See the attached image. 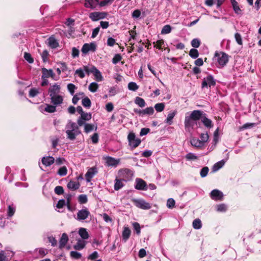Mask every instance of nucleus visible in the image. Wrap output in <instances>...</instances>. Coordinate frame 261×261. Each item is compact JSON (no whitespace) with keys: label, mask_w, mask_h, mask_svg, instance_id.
Returning <instances> with one entry per match:
<instances>
[{"label":"nucleus","mask_w":261,"mask_h":261,"mask_svg":"<svg viewBox=\"0 0 261 261\" xmlns=\"http://www.w3.org/2000/svg\"><path fill=\"white\" fill-rule=\"evenodd\" d=\"M65 128L67 138L70 140H74L76 137L81 134L79 126L71 120L68 121Z\"/></svg>","instance_id":"nucleus-1"},{"label":"nucleus","mask_w":261,"mask_h":261,"mask_svg":"<svg viewBox=\"0 0 261 261\" xmlns=\"http://www.w3.org/2000/svg\"><path fill=\"white\" fill-rule=\"evenodd\" d=\"M214 59L221 66H225L228 61V55L223 52H217L215 54Z\"/></svg>","instance_id":"nucleus-2"},{"label":"nucleus","mask_w":261,"mask_h":261,"mask_svg":"<svg viewBox=\"0 0 261 261\" xmlns=\"http://www.w3.org/2000/svg\"><path fill=\"white\" fill-rule=\"evenodd\" d=\"M84 70L88 73H92L96 81L101 82L103 80V77L101 72L95 67L92 66L90 68H89L87 66H84Z\"/></svg>","instance_id":"nucleus-3"},{"label":"nucleus","mask_w":261,"mask_h":261,"mask_svg":"<svg viewBox=\"0 0 261 261\" xmlns=\"http://www.w3.org/2000/svg\"><path fill=\"white\" fill-rule=\"evenodd\" d=\"M132 201L135 205L142 210H149L151 208L149 203L146 202L143 199H133Z\"/></svg>","instance_id":"nucleus-4"},{"label":"nucleus","mask_w":261,"mask_h":261,"mask_svg":"<svg viewBox=\"0 0 261 261\" xmlns=\"http://www.w3.org/2000/svg\"><path fill=\"white\" fill-rule=\"evenodd\" d=\"M127 139L129 145L134 148L138 147L141 143V140L139 138H136L135 133L133 132L128 134Z\"/></svg>","instance_id":"nucleus-5"},{"label":"nucleus","mask_w":261,"mask_h":261,"mask_svg":"<svg viewBox=\"0 0 261 261\" xmlns=\"http://www.w3.org/2000/svg\"><path fill=\"white\" fill-rule=\"evenodd\" d=\"M184 124L186 130L190 132L193 128L194 126L197 125V122L186 114Z\"/></svg>","instance_id":"nucleus-6"},{"label":"nucleus","mask_w":261,"mask_h":261,"mask_svg":"<svg viewBox=\"0 0 261 261\" xmlns=\"http://www.w3.org/2000/svg\"><path fill=\"white\" fill-rule=\"evenodd\" d=\"M216 85V81L212 75H208L206 77H204L201 83L202 88H211L212 86H214Z\"/></svg>","instance_id":"nucleus-7"},{"label":"nucleus","mask_w":261,"mask_h":261,"mask_svg":"<svg viewBox=\"0 0 261 261\" xmlns=\"http://www.w3.org/2000/svg\"><path fill=\"white\" fill-rule=\"evenodd\" d=\"M119 174L125 181L128 180L133 176V173L132 170L128 169H121L119 171Z\"/></svg>","instance_id":"nucleus-8"},{"label":"nucleus","mask_w":261,"mask_h":261,"mask_svg":"<svg viewBox=\"0 0 261 261\" xmlns=\"http://www.w3.org/2000/svg\"><path fill=\"white\" fill-rule=\"evenodd\" d=\"M106 166L108 167H116L120 162V159H115L111 156H106L105 158Z\"/></svg>","instance_id":"nucleus-9"},{"label":"nucleus","mask_w":261,"mask_h":261,"mask_svg":"<svg viewBox=\"0 0 261 261\" xmlns=\"http://www.w3.org/2000/svg\"><path fill=\"white\" fill-rule=\"evenodd\" d=\"M107 16L105 12H94L89 14V18L93 21H97L101 19H103Z\"/></svg>","instance_id":"nucleus-10"},{"label":"nucleus","mask_w":261,"mask_h":261,"mask_svg":"<svg viewBox=\"0 0 261 261\" xmlns=\"http://www.w3.org/2000/svg\"><path fill=\"white\" fill-rule=\"evenodd\" d=\"M90 214V213L87 208L82 209L78 211L76 219L80 221H84L88 217Z\"/></svg>","instance_id":"nucleus-11"},{"label":"nucleus","mask_w":261,"mask_h":261,"mask_svg":"<svg viewBox=\"0 0 261 261\" xmlns=\"http://www.w3.org/2000/svg\"><path fill=\"white\" fill-rule=\"evenodd\" d=\"M135 188L138 190L144 191L147 190L148 189L146 182L140 178H137L136 179Z\"/></svg>","instance_id":"nucleus-12"},{"label":"nucleus","mask_w":261,"mask_h":261,"mask_svg":"<svg viewBox=\"0 0 261 261\" xmlns=\"http://www.w3.org/2000/svg\"><path fill=\"white\" fill-rule=\"evenodd\" d=\"M210 197L213 200L215 201L222 200L223 198V194L220 191L215 189L211 191Z\"/></svg>","instance_id":"nucleus-13"},{"label":"nucleus","mask_w":261,"mask_h":261,"mask_svg":"<svg viewBox=\"0 0 261 261\" xmlns=\"http://www.w3.org/2000/svg\"><path fill=\"white\" fill-rule=\"evenodd\" d=\"M96 49V45L94 43L90 44L85 43L83 45L82 48V52L83 54L85 55L89 51H94Z\"/></svg>","instance_id":"nucleus-14"},{"label":"nucleus","mask_w":261,"mask_h":261,"mask_svg":"<svg viewBox=\"0 0 261 261\" xmlns=\"http://www.w3.org/2000/svg\"><path fill=\"white\" fill-rule=\"evenodd\" d=\"M42 79H47L50 77L55 80H57V79L55 77V74L52 69H47L45 68H43L42 69Z\"/></svg>","instance_id":"nucleus-15"},{"label":"nucleus","mask_w":261,"mask_h":261,"mask_svg":"<svg viewBox=\"0 0 261 261\" xmlns=\"http://www.w3.org/2000/svg\"><path fill=\"white\" fill-rule=\"evenodd\" d=\"M61 90V86L58 84H55L50 86L48 89V93L49 96H54L60 94Z\"/></svg>","instance_id":"nucleus-16"},{"label":"nucleus","mask_w":261,"mask_h":261,"mask_svg":"<svg viewBox=\"0 0 261 261\" xmlns=\"http://www.w3.org/2000/svg\"><path fill=\"white\" fill-rule=\"evenodd\" d=\"M50 97L51 103L55 106H59L63 103V97L60 94Z\"/></svg>","instance_id":"nucleus-17"},{"label":"nucleus","mask_w":261,"mask_h":261,"mask_svg":"<svg viewBox=\"0 0 261 261\" xmlns=\"http://www.w3.org/2000/svg\"><path fill=\"white\" fill-rule=\"evenodd\" d=\"M203 115V112L200 110H194L192 111L189 116L196 122L201 119V118Z\"/></svg>","instance_id":"nucleus-18"},{"label":"nucleus","mask_w":261,"mask_h":261,"mask_svg":"<svg viewBox=\"0 0 261 261\" xmlns=\"http://www.w3.org/2000/svg\"><path fill=\"white\" fill-rule=\"evenodd\" d=\"M97 172L96 168L95 167H92L88 169L87 173L85 174V178L87 182H90L91 179Z\"/></svg>","instance_id":"nucleus-19"},{"label":"nucleus","mask_w":261,"mask_h":261,"mask_svg":"<svg viewBox=\"0 0 261 261\" xmlns=\"http://www.w3.org/2000/svg\"><path fill=\"white\" fill-rule=\"evenodd\" d=\"M41 162L45 166L48 167L55 163V159L51 156H43L41 159Z\"/></svg>","instance_id":"nucleus-20"},{"label":"nucleus","mask_w":261,"mask_h":261,"mask_svg":"<svg viewBox=\"0 0 261 261\" xmlns=\"http://www.w3.org/2000/svg\"><path fill=\"white\" fill-rule=\"evenodd\" d=\"M190 143L193 147L196 148H200L204 146L202 141L196 138L191 139Z\"/></svg>","instance_id":"nucleus-21"},{"label":"nucleus","mask_w":261,"mask_h":261,"mask_svg":"<svg viewBox=\"0 0 261 261\" xmlns=\"http://www.w3.org/2000/svg\"><path fill=\"white\" fill-rule=\"evenodd\" d=\"M68 241V237L66 233H63L62 234L61 238L59 241V248H64Z\"/></svg>","instance_id":"nucleus-22"},{"label":"nucleus","mask_w":261,"mask_h":261,"mask_svg":"<svg viewBox=\"0 0 261 261\" xmlns=\"http://www.w3.org/2000/svg\"><path fill=\"white\" fill-rule=\"evenodd\" d=\"M201 120L205 127L211 128L213 126L212 121L206 117L205 113H203Z\"/></svg>","instance_id":"nucleus-23"},{"label":"nucleus","mask_w":261,"mask_h":261,"mask_svg":"<svg viewBox=\"0 0 261 261\" xmlns=\"http://www.w3.org/2000/svg\"><path fill=\"white\" fill-rule=\"evenodd\" d=\"M98 3V0H86L85 6L86 8L94 9L96 7Z\"/></svg>","instance_id":"nucleus-24"},{"label":"nucleus","mask_w":261,"mask_h":261,"mask_svg":"<svg viewBox=\"0 0 261 261\" xmlns=\"http://www.w3.org/2000/svg\"><path fill=\"white\" fill-rule=\"evenodd\" d=\"M123 181H125V180L122 179H118L116 178L115 180V184H114V189L116 191H118L121 189L124 186V184Z\"/></svg>","instance_id":"nucleus-25"},{"label":"nucleus","mask_w":261,"mask_h":261,"mask_svg":"<svg viewBox=\"0 0 261 261\" xmlns=\"http://www.w3.org/2000/svg\"><path fill=\"white\" fill-rule=\"evenodd\" d=\"M80 185L78 181H70L67 184V188L72 191H75L80 188Z\"/></svg>","instance_id":"nucleus-26"},{"label":"nucleus","mask_w":261,"mask_h":261,"mask_svg":"<svg viewBox=\"0 0 261 261\" xmlns=\"http://www.w3.org/2000/svg\"><path fill=\"white\" fill-rule=\"evenodd\" d=\"M225 161L224 160H222L216 163H215L212 168L213 172H216L221 169L225 164Z\"/></svg>","instance_id":"nucleus-27"},{"label":"nucleus","mask_w":261,"mask_h":261,"mask_svg":"<svg viewBox=\"0 0 261 261\" xmlns=\"http://www.w3.org/2000/svg\"><path fill=\"white\" fill-rule=\"evenodd\" d=\"M47 41L48 45L52 48H56L59 45L57 40L53 37H49Z\"/></svg>","instance_id":"nucleus-28"},{"label":"nucleus","mask_w":261,"mask_h":261,"mask_svg":"<svg viewBox=\"0 0 261 261\" xmlns=\"http://www.w3.org/2000/svg\"><path fill=\"white\" fill-rule=\"evenodd\" d=\"M86 245V242L82 240H79L75 245H74V248L75 250H80L83 249Z\"/></svg>","instance_id":"nucleus-29"},{"label":"nucleus","mask_w":261,"mask_h":261,"mask_svg":"<svg viewBox=\"0 0 261 261\" xmlns=\"http://www.w3.org/2000/svg\"><path fill=\"white\" fill-rule=\"evenodd\" d=\"M176 114V111H174L173 112H170L168 114L167 117L165 120V122L170 125L172 124V123H173L172 120Z\"/></svg>","instance_id":"nucleus-30"},{"label":"nucleus","mask_w":261,"mask_h":261,"mask_svg":"<svg viewBox=\"0 0 261 261\" xmlns=\"http://www.w3.org/2000/svg\"><path fill=\"white\" fill-rule=\"evenodd\" d=\"M233 9L237 14H241V10L240 8L238 2L236 0H230Z\"/></svg>","instance_id":"nucleus-31"},{"label":"nucleus","mask_w":261,"mask_h":261,"mask_svg":"<svg viewBox=\"0 0 261 261\" xmlns=\"http://www.w3.org/2000/svg\"><path fill=\"white\" fill-rule=\"evenodd\" d=\"M79 234L83 240L87 239L89 237L88 232L85 228H80L79 230Z\"/></svg>","instance_id":"nucleus-32"},{"label":"nucleus","mask_w":261,"mask_h":261,"mask_svg":"<svg viewBox=\"0 0 261 261\" xmlns=\"http://www.w3.org/2000/svg\"><path fill=\"white\" fill-rule=\"evenodd\" d=\"M130 235V229L127 227H125L124 228V229L122 232V239L123 240L126 242L128 238H129Z\"/></svg>","instance_id":"nucleus-33"},{"label":"nucleus","mask_w":261,"mask_h":261,"mask_svg":"<svg viewBox=\"0 0 261 261\" xmlns=\"http://www.w3.org/2000/svg\"><path fill=\"white\" fill-rule=\"evenodd\" d=\"M154 113V109L152 107H150L146 108L143 110H140V115H145L147 114L151 115Z\"/></svg>","instance_id":"nucleus-34"},{"label":"nucleus","mask_w":261,"mask_h":261,"mask_svg":"<svg viewBox=\"0 0 261 261\" xmlns=\"http://www.w3.org/2000/svg\"><path fill=\"white\" fill-rule=\"evenodd\" d=\"M84 126V130L86 133H89L92 131L94 129V127L95 130L97 129V126H95L94 124H92L86 123Z\"/></svg>","instance_id":"nucleus-35"},{"label":"nucleus","mask_w":261,"mask_h":261,"mask_svg":"<svg viewBox=\"0 0 261 261\" xmlns=\"http://www.w3.org/2000/svg\"><path fill=\"white\" fill-rule=\"evenodd\" d=\"M227 210V206L224 203L216 205V210L218 212H225Z\"/></svg>","instance_id":"nucleus-36"},{"label":"nucleus","mask_w":261,"mask_h":261,"mask_svg":"<svg viewBox=\"0 0 261 261\" xmlns=\"http://www.w3.org/2000/svg\"><path fill=\"white\" fill-rule=\"evenodd\" d=\"M98 88V85L95 82L91 83L88 87V89L91 92L94 93L97 91Z\"/></svg>","instance_id":"nucleus-37"},{"label":"nucleus","mask_w":261,"mask_h":261,"mask_svg":"<svg viewBox=\"0 0 261 261\" xmlns=\"http://www.w3.org/2000/svg\"><path fill=\"white\" fill-rule=\"evenodd\" d=\"M193 227L196 229H199L202 227L201 221L199 219H196L193 221Z\"/></svg>","instance_id":"nucleus-38"},{"label":"nucleus","mask_w":261,"mask_h":261,"mask_svg":"<svg viewBox=\"0 0 261 261\" xmlns=\"http://www.w3.org/2000/svg\"><path fill=\"white\" fill-rule=\"evenodd\" d=\"M43 110L48 113H53L56 111V107L55 105L53 106L47 104Z\"/></svg>","instance_id":"nucleus-39"},{"label":"nucleus","mask_w":261,"mask_h":261,"mask_svg":"<svg viewBox=\"0 0 261 261\" xmlns=\"http://www.w3.org/2000/svg\"><path fill=\"white\" fill-rule=\"evenodd\" d=\"M77 89V87L73 84L70 83L67 85V89L70 94L71 95H73L74 94L75 90Z\"/></svg>","instance_id":"nucleus-40"},{"label":"nucleus","mask_w":261,"mask_h":261,"mask_svg":"<svg viewBox=\"0 0 261 261\" xmlns=\"http://www.w3.org/2000/svg\"><path fill=\"white\" fill-rule=\"evenodd\" d=\"M135 103L139 107L143 108L145 106V102L144 100L139 97H137L135 99Z\"/></svg>","instance_id":"nucleus-41"},{"label":"nucleus","mask_w":261,"mask_h":261,"mask_svg":"<svg viewBox=\"0 0 261 261\" xmlns=\"http://www.w3.org/2000/svg\"><path fill=\"white\" fill-rule=\"evenodd\" d=\"M172 30L171 27L169 24L164 25L161 31L162 34H167L171 32Z\"/></svg>","instance_id":"nucleus-42"},{"label":"nucleus","mask_w":261,"mask_h":261,"mask_svg":"<svg viewBox=\"0 0 261 261\" xmlns=\"http://www.w3.org/2000/svg\"><path fill=\"white\" fill-rule=\"evenodd\" d=\"M190 56L193 59L197 58L199 56V53L196 49H191L189 51Z\"/></svg>","instance_id":"nucleus-43"},{"label":"nucleus","mask_w":261,"mask_h":261,"mask_svg":"<svg viewBox=\"0 0 261 261\" xmlns=\"http://www.w3.org/2000/svg\"><path fill=\"white\" fill-rule=\"evenodd\" d=\"M67 173V169L65 166L60 168L58 171V174L61 176H64Z\"/></svg>","instance_id":"nucleus-44"},{"label":"nucleus","mask_w":261,"mask_h":261,"mask_svg":"<svg viewBox=\"0 0 261 261\" xmlns=\"http://www.w3.org/2000/svg\"><path fill=\"white\" fill-rule=\"evenodd\" d=\"M128 88L129 90L135 91L139 88V87L136 83L131 82L128 84Z\"/></svg>","instance_id":"nucleus-45"},{"label":"nucleus","mask_w":261,"mask_h":261,"mask_svg":"<svg viewBox=\"0 0 261 261\" xmlns=\"http://www.w3.org/2000/svg\"><path fill=\"white\" fill-rule=\"evenodd\" d=\"M154 44V47L158 48L159 49H162V46L165 44V42L163 40L161 39L158 40L156 42H154L153 43Z\"/></svg>","instance_id":"nucleus-46"},{"label":"nucleus","mask_w":261,"mask_h":261,"mask_svg":"<svg viewBox=\"0 0 261 261\" xmlns=\"http://www.w3.org/2000/svg\"><path fill=\"white\" fill-rule=\"evenodd\" d=\"M91 100L88 97H86L83 99L82 105L84 107L86 108H89L91 106Z\"/></svg>","instance_id":"nucleus-47"},{"label":"nucleus","mask_w":261,"mask_h":261,"mask_svg":"<svg viewBox=\"0 0 261 261\" xmlns=\"http://www.w3.org/2000/svg\"><path fill=\"white\" fill-rule=\"evenodd\" d=\"M154 108L158 112H162L165 108V105L164 103H158L155 105Z\"/></svg>","instance_id":"nucleus-48"},{"label":"nucleus","mask_w":261,"mask_h":261,"mask_svg":"<svg viewBox=\"0 0 261 261\" xmlns=\"http://www.w3.org/2000/svg\"><path fill=\"white\" fill-rule=\"evenodd\" d=\"M15 212V207L13 205H10L8 208V216L9 217H12Z\"/></svg>","instance_id":"nucleus-49"},{"label":"nucleus","mask_w":261,"mask_h":261,"mask_svg":"<svg viewBox=\"0 0 261 261\" xmlns=\"http://www.w3.org/2000/svg\"><path fill=\"white\" fill-rule=\"evenodd\" d=\"M39 93V89L36 88H32L29 91V96L30 97H34Z\"/></svg>","instance_id":"nucleus-50"},{"label":"nucleus","mask_w":261,"mask_h":261,"mask_svg":"<svg viewBox=\"0 0 261 261\" xmlns=\"http://www.w3.org/2000/svg\"><path fill=\"white\" fill-rule=\"evenodd\" d=\"M78 199L79 202L81 204H85L88 201L87 195L85 194H82L79 195Z\"/></svg>","instance_id":"nucleus-51"},{"label":"nucleus","mask_w":261,"mask_h":261,"mask_svg":"<svg viewBox=\"0 0 261 261\" xmlns=\"http://www.w3.org/2000/svg\"><path fill=\"white\" fill-rule=\"evenodd\" d=\"M209 171V169L207 167H204L200 170V174L201 177L203 178L207 176Z\"/></svg>","instance_id":"nucleus-52"},{"label":"nucleus","mask_w":261,"mask_h":261,"mask_svg":"<svg viewBox=\"0 0 261 261\" xmlns=\"http://www.w3.org/2000/svg\"><path fill=\"white\" fill-rule=\"evenodd\" d=\"M175 202L173 198H169L167 202V206L169 208H173L175 206Z\"/></svg>","instance_id":"nucleus-53"},{"label":"nucleus","mask_w":261,"mask_h":261,"mask_svg":"<svg viewBox=\"0 0 261 261\" xmlns=\"http://www.w3.org/2000/svg\"><path fill=\"white\" fill-rule=\"evenodd\" d=\"M209 138V136L207 133H202L200 135V140L203 143L204 145L205 143L208 141Z\"/></svg>","instance_id":"nucleus-54"},{"label":"nucleus","mask_w":261,"mask_h":261,"mask_svg":"<svg viewBox=\"0 0 261 261\" xmlns=\"http://www.w3.org/2000/svg\"><path fill=\"white\" fill-rule=\"evenodd\" d=\"M200 44V40L197 38L193 39L191 41V45L194 48H198L199 47Z\"/></svg>","instance_id":"nucleus-55"},{"label":"nucleus","mask_w":261,"mask_h":261,"mask_svg":"<svg viewBox=\"0 0 261 261\" xmlns=\"http://www.w3.org/2000/svg\"><path fill=\"white\" fill-rule=\"evenodd\" d=\"M70 256L74 259H79L81 257L82 255L80 253L77 251H72L70 252Z\"/></svg>","instance_id":"nucleus-56"},{"label":"nucleus","mask_w":261,"mask_h":261,"mask_svg":"<svg viewBox=\"0 0 261 261\" xmlns=\"http://www.w3.org/2000/svg\"><path fill=\"white\" fill-rule=\"evenodd\" d=\"M81 117L85 121H89L91 119V114L90 113H84L82 114Z\"/></svg>","instance_id":"nucleus-57"},{"label":"nucleus","mask_w":261,"mask_h":261,"mask_svg":"<svg viewBox=\"0 0 261 261\" xmlns=\"http://www.w3.org/2000/svg\"><path fill=\"white\" fill-rule=\"evenodd\" d=\"M24 58L25 60H27L29 63H33L34 62L33 59L32 58L30 54L28 53H24Z\"/></svg>","instance_id":"nucleus-58"},{"label":"nucleus","mask_w":261,"mask_h":261,"mask_svg":"<svg viewBox=\"0 0 261 261\" xmlns=\"http://www.w3.org/2000/svg\"><path fill=\"white\" fill-rule=\"evenodd\" d=\"M122 57L120 54H116L112 59L113 64H116L121 61Z\"/></svg>","instance_id":"nucleus-59"},{"label":"nucleus","mask_w":261,"mask_h":261,"mask_svg":"<svg viewBox=\"0 0 261 261\" xmlns=\"http://www.w3.org/2000/svg\"><path fill=\"white\" fill-rule=\"evenodd\" d=\"M55 192L58 195H61L64 193V189L62 186H57L55 188Z\"/></svg>","instance_id":"nucleus-60"},{"label":"nucleus","mask_w":261,"mask_h":261,"mask_svg":"<svg viewBox=\"0 0 261 261\" xmlns=\"http://www.w3.org/2000/svg\"><path fill=\"white\" fill-rule=\"evenodd\" d=\"M186 158L188 160H194L197 159V156L195 154L190 152L186 154Z\"/></svg>","instance_id":"nucleus-61"},{"label":"nucleus","mask_w":261,"mask_h":261,"mask_svg":"<svg viewBox=\"0 0 261 261\" xmlns=\"http://www.w3.org/2000/svg\"><path fill=\"white\" fill-rule=\"evenodd\" d=\"M48 240L49 243H51L53 247H55L57 245V241L55 238L50 236L48 237Z\"/></svg>","instance_id":"nucleus-62"},{"label":"nucleus","mask_w":261,"mask_h":261,"mask_svg":"<svg viewBox=\"0 0 261 261\" xmlns=\"http://www.w3.org/2000/svg\"><path fill=\"white\" fill-rule=\"evenodd\" d=\"M66 205V201L64 199H60L58 201L57 204V207L58 208H61Z\"/></svg>","instance_id":"nucleus-63"},{"label":"nucleus","mask_w":261,"mask_h":261,"mask_svg":"<svg viewBox=\"0 0 261 261\" xmlns=\"http://www.w3.org/2000/svg\"><path fill=\"white\" fill-rule=\"evenodd\" d=\"M234 37H235V39H236V41H237V42L239 45H242V37H241V35L238 33H236L234 35Z\"/></svg>","instance_id":"nucleus-64"}]
</instances>
